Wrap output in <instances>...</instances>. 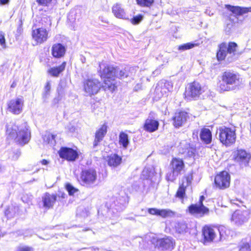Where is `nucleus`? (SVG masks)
I'll use <instances>...</instances> for the list:
<instances>
[{
  "instance_id": "47",
  "label": "nucleus",
  "mask_w": 251,
  "mask_h": 251,
  "mask_svg": "<svg viewBox=\"0 0 251 251\" xmlns=\"http://www.w3.org/2000/svg\"><path fill=\"white\" fill-rule=\"evenodd\" d=\"M16 251H33V249L31 247L23 246L18 247Z\"/></svg>"
},
{
  "instance_id": "61",
  "label": "nucleus",
  "mask_w": 251,
  "mask_h": 251,
  "mask_svg": "<svg viewBox=\"0 0 251 251\" xmlns=\"http://www.w3.org/2000/svg\"><path fill=\"white\" fill-rule=\"evenodd\" d=\"M165 60H165V62H166V63H167V62H168V57H167V56H165ZM164 62H165V61H164Z\"/></svg>"
},
{
  "instance_id": "17",
  "label": "nucleus",
  "mask_w": 251,
  "mask_h": 251,
  "mask_svg": "<svg viewBox=\"0 0 251 251\" xmlns=\"http://www.w3.org/2000/svg\"><path fill=\"white\" fill-rule=\"evenodd\" d=\"M58 154L60 158L69 161H74L78 157L76 151L68 147H61L58 151Z\"/></svg>"
},
{
  "instance_id": "44",
  "label": "nucleus",
  "mask_w": 251,
  "mask_h": 251,
  "mask_svg": "<svg viewBox=\"0 0 251 251\" xmlns=\"http://www.w3.org/2000/svg\"><path fill=\"white\" fill-rule=\"evenodd\" d=\"M0 44L1 46L3 47V48H6L4 33L1 31H0Z\"/></svg>"
},
{
  "instance_id": "38",
  "label": "nucleus",
  "mask_w": 251,
  "mask_h": 251,
  "mask_svg": "<svg viewBox=\"0 0 251 251\" xmlns=\"http://www.w3.org/2000/svg\"><path fill=\"white\" fill-rule=\"evenodd\" d=\"M138 5L142 7H150L154 2V0H136Z\"/></svg>"
},
{
  "instance_id": "46",
  "label": "nucleus",
  "mask_w": 251,
  "mask_h": 251,
  "mask_svg": "<svg viewBox=\"0 0 251 251\" xmlns=\"http://www.w3.org/2000/svg\"><path fill=\"white\" fill-rule=\"evenodd\" d=\"M52 0H36V2L38 4L43 6H47Z\"/></svg>"
},
{
  "instance_id": "33",
  "label": "nucleus",
  "mask_w": 251,
  "mask_h": 251,
  "mask_svg": "<svg viewBox=\"0 0 251 251\" xmlns=\"http://www.w3.org/2000/svg\"><path fill=\"white\" fill-rule=\"evenodd\" d=\"M55 137L56 135L47 132L43 136V138L44 142L50 144L51 146H54L55 144Z\"/></svg>"
},
{
  "instance_id": "48",
  "label": "nucleus",
  "mask_w": 251,
  "mask_h": 251,
  "mask_svg": "<svg viewBox=\"0 0 251 251\" xmlns=\"http://www.w3.org/2000/svg\"><path fill=\"white\" fill-rule=\"evenodd\" d=\"M11 210H12V208H9L7 212H9V213H11V216H15L16 214H18V207H14V211L11 212Z\"/></svg>"
},
{
  "instance_id": "6",
  "label": "nucleus",
  "mask_w": 251,
  "mask_h": 251,
  "mask_svg": "<svg viewBox=\"0 0 251 251\" xmlns=\"http://www.w3.org/2000/svg\"><path fill=\"white\" fill-rule=\"evenodd\" d=\"M223 227L205 226L202 229V234L205 242H218L222 240L223 236L222 231Z\"/></svg>"
},
{
  "instance_id": "21",
  "label": "nucleus",
  "mask_w": 251,
  "mask_h": 251,
  "mask_svg": "<svg viewBox=\"0 0 251 251\" xmlns=\"http://www.w3.org/2000/svg\"><path fill=\"white\" fill-rule=\"evenodd\" d=\"M188 118V113L183 111L175 113L173 117L174 125L176 127L182 126L186 122Z\"/></svg>"
},
{
  "instance_id": "32",
  "label": "nucleus",
  "mask_w": 251,
  "mask_h": 251,
  "mask_svg": "<svg viewBox=\"0 0 251 251\" xmlns=\"http://www.w3.org/2000/svg\"><path fill=\"white\" fill-rule=\"evenodd\" d=\"M196 149L191 147L190 144H186L185 148L182 149L181 153L185 157H191L195 154Z\"/></svg>"
},
{
  "instance_id": "54",
  "label": "nucleus",
  "mask_w": 251,
  "mask_h": 251,
  "mask_svg": "<svg viewBox=\"0 0 251 251\" xmlns=\"http://www.w3.org/2000/svg\"><path fill=\"white\" fill-rule=\"evenodd\" d=\"M9 0H0L1 4H5L9 2Z\"/></svg>"
},
{
  "instance_id": "53",
  "label": "nucleus",
  "mask_w": 251,
  "mask_h": 251,
  "mask_svg": "<svg viewBox=\"0 0 251 251\" xmlns=\"http://www.w3.org/2000/svg\"><path fill=\"white\" fill-rule=\"evenodd\" d=\"M191 179H192V176H188L186 177V180L187 181V185H189L191 183Z\"/></svg>"
},
{
  "instance_id": "22",
  "label": "nucleus",
  "mask_w": 251,
  "mask_h": 251,
  "mask_svg": "<svg viewBox=\"0 0 251 251\" xmlns=\"http://www.w3.org/2000/svg\"><path fill=\"white\" fill-rule=\"evenodd\" d=\"M56 198L55 194H50L49 193L44 194L42 197L43 207L46 209L52 208L56 201Z\"/></svg>"
},
{
  "instance_id": "14",
  "label": "nucleus",
  "mask_w": 251,
  "mask_h": 251,
  "mask_svg": "<svg viewBox=\"0 0 251 251\" xmlns=\"http://www.w3.org/2000/svg\"><path fill=\"white\" fill-rule=\"evenodd\" d=\"M226 7L232 13L229 16V20L233 21V22H237L238 20V16L251 12V7H244L238 6H234L230 5H226Z\"/></svg>"
},
{
  "instance_id": "13",
  "label": "nucleus",
  "mask_w": 251,
  "mask_h": 251,
  "mask_svg": "<svg viewBox=\"0 0 251 251\" xmlns=\"http://www.w3.org/2000/svg\"><path fill=\"white\" fill-rule=\"evenodd\" d=\"M230 176L226 171H223L218 174L215 177L214 184L217 188L225 189L230 185Z\"/></svg>"
},
{
  "instance_id": "3",
  "label": "nucleus",
  "mask_w": 251,
  "mask_h": 251,
  "mask_svg": "<svg viewBox=\"0 0 251 251\" xmlns=\"http://www.w3.org/2000/svg\"><path fill=\"white\" fill-rule=\"evenodd\" d=\"M237 44L233 42H223L218 46L217 58L218 61L226 60L230 63L236 60L239 54L237 52Z\"/></svg>"
},
{
  "instance_id": "23",
  "label": "nucleus",
  "mask_w": 251,
  "mask_h": 251,
  "mask_svg": "<svg viewBox=\"0 0 251 251\" xmlns=\"http://www.w3.org/2000/svg\"><path fill=\"white\" fill-rule=\"evenodd\" d=\"M66 51V48L65 46L60 43L53 44L51 49L52 55L56 58H61L64 57Z\"/></svg>"
},
{
  "instance_id": "5",
  "label": "nucleus",
  "mask_w": 251,
  "mask_h": 251,
  "mask_svg": "<svg viewBox=\"0 0 251 251\" xmlns=\"http://www.w3.org/2000/svg\"><path fill=\"white\" fill-rule=\"evenodd\" d=\"M216 136L223 145L229 147L236 141V129L234 127L231 128L226 126H220L217 130Z\"/></svg>"
},
{
  "instance_id": "30",
  "label": "nucleus",
  "mask_w": 251,
  "mask_h": 251,
  "mask_svg": "<svg viewBox=\"0 0 251 251\" xmlns=\"http://www.w3.org/2000/svg\"><path fill=\"white\" fill-rule=\"evenodd\" d=\"M122 162V158L116 154L108 156L107 162L110 167H117Z\"/></svg>"
},
{
  "instance_id": "19",
  "label": "nucleus",
  "mask_w": 251,
  "mask_h": 251,
  "mask_svg": "<svg viewBox=\"0 0 251 251\" xmlns=\"http://www.w3.org/2000/svg\"><path fill=\"white\" fill-rule=\"evenodd\" d=\"M249 213L247 210H236L232 215L231 221L237 225H241L248 221Z\"/></svg>"
},
{
  "instance_id": "20",
  "label": "nucleus",
  "mask_w": 251,
  "mask_h": 251,
  "mask_svg": "<svg viewBox=\"0 0 251 251\" xmlns=\"http://www.w3.org/2000/svg\"><path fill=\"white\" fill-rule=\"evenodd\" d=\"M155 114L153 112H150L149 118L146 120L144 128V129L148 132H152L156 131L159 126V122L154 120Z\"/></svg>"
},
{
  "instance_id": "60",
  "label": "nucleus",
  "mask_w": 251,
  "mask_h": 251,
  "mask_svg": "<svg viewBox=\"0 0 251 251\" xmlns=\"http://www.w3.org/2000/svg\"><path fill=\"white\" fill-rule=\"evenodd\" d=\"M73 13V11H72L69 14V15L68 16V18H69V19H70V18L71 16H73V15H72Z\"/></svg>"
},
{
  "instance_id": "18",
  "label": "nucleus",
  "mask_w": 251,
  "mask_h": 251,
  "mask_svg": "<svg viewBox=\"0 0 251 251\" xmlns=\"http://www.w3.org/2000/svg\"><path fill=\"white\" fill-rule=\"evenodd\" d=\"M32 38L36 44H42L48 38V31L43 27L32 30Z\"/></svg>"
},
{
  "instance_id": "10",
  "label": "nucleus",
  "mask_w": 251,
  "mask_h": 251,
  "mask_svg": "<svg viewBox=\"0 0 251 251\" xmlns=\"http://www.w3.org/2000/svg\"><path fill=\"white\" fill-rule=\"evenodd\" d=\"M203 88L198 82L190 83L186 89V97L189 99H197L204 92Z\"/></svg>"
},
{
  "instance_id": "37",
  "label": "nucleus",
  "mask_w": 251,
  "mask_h": 251,
  "mask_svg": "<svg viewBox=\"0 0 251 251\" xmlns=\"http://www.w3.org/2000/svg\"><path fill=\"white\" fill-rule=\"evenodd\" d=\"M41 23L43 28L47 29L48 27H50L51 25V19L49 17L44 16L41 20Z\"/></svg>"
},
{
  "instance_id": "11",
  "label": "nucleus",
  "mask_w": 251,
  "mask_h": 251,
  "mask_svg": "<svg viewBox=\"0 0 251 251\" xmlns=\"http://www.w3.org/2000/svg\"><path fill=\"white\" fill-rule=\"evenodd\" d=\"M103 85L97 79H88L84 83V90L88 95L92 96L98 93Z\"/></svg>"
},
{
  "instance_id": "43",
  "label": "nucleus",
  "mask_w": 251,
  "mask_h": 251,
  "mask_svg": "<svg viewBox=\"0 0 251 251\" xmlns=\"http://www.w3.org/2000/svg\"><path fill=\"white\" fill-rule=\"evenodd\" d=\"M151 171L148 168H145L142 171V176L143 179H147L150 176Z\"/></svg>"
},
{
  "instance_id": "51",
  "label": "nucleus",
  "mask_w": 251,
  "mask_h": 251,
  "mask_svg": "<svg viewBox=\"0 0 251 251\" xmlns=\"http://www.w3.org/2000/svg\"><path fill=\"white\" fill-rule=\"evenodd\" d=\"M99 20L103 23L108 24V22L107 19L103 16H100Z\"/></svg>"
},
{
  "instance_id": "42",
  "label": "nucleus",
  "mask_w": 251,
  "mask_h": 251,
  "mask_svg": "<svg viewBox=\"0 0 251 251\" xmlns=\"http://www.w3.org/2000/svg\"><path fill=\"white\" fill-rule=\"evenodd\" d=\"M142 20L143 16L141 15H138L133 17V18L130 20V21L132 24L137 25L139 24Z\"/></svg>"
},
{
  "instance_id": "31",
  "label": "nucleus",
  "mask_w": 251,
  "mask_h": 251,
  "mask_svg": "<svg viewBox=\"0 0 251 251\" xmlns=\"http://www.w3.org/2000/svg\"><path fill=\"white\" fill-rule=\"evenodd\" d=\"M119 142L120 145H122L124 149H126L129 143L128 135L124 132H120Z\"/></svg>"
},
{
  "instance_id": "56",
  "label": "nucleus",
  "mask_w": 251,
  "mask_h": 251,
  "mask_svg": "<svg viewBox=\"0 0 251 251\" xmlns=\"http://www.w3.org/2000/svg\"><path fill=\"white\" fill-rule=\"evenodd\" d=\"M236 201H238L239 203H241V201H238L237 200H232V203H233V204H235L238 205L239 204L238 203H237Z\"/></svg>"
},
{
  "instance_id": "28",
  "label": "nucleus",
  "mask_w": 251,
  "mask_h": 251,
  "mask_svg": "<svg viewBox=\"0 0 251 251\" xmlns=\"http://www.w3.org/2000/svg\"><path fill=\"white\" fill-rule=\"evenodd\" d=\"M112 12L118 18L126 19V14L121 4L116 3L112 7Z\"/></svg>"
},
{
  "instance_id": "2",
  "label": "nucleus",
  "mask_w": 251,
  "mask_h": 251,
  "mask_svg": "<svg viewBox=\"0 0 251 251\" xmlns=\"http://www.w3.org/2000/svg\"><path fill=\"white\" fill-rule=\"evenodd\" d=\"M6 133L10 138L14 139L21 145L27 144L30 139V132L26 123L19 126L13 121L7 124Z\"/></svg>"
},
{
  "instance_id": "4",
  "label": "nucleus",
  "mask_w": 251,
  "mask_h": 251,
  "mask_svg": "<svg viewBox=\"0 0 251 251\" xmlns=\"http://www.w3.org/2000/svg\"><path fill=\"white\" fill-rule=\"evenodd\" d=\"M222 82L219 85L221 91H232L238 88L242 83V78L239 75L230 71L223 73Z\"/></svg>"
},
{
  "instance_id": "52",
  "label": "nucleus",
  "mask_w": 251,
  "mask_h": 251,
  "mask_svg": "<svg viewBox=\"0 0 251 251\" xmlns=\"http://www.w3.org/2000/svg\"><path fill=\"white\" fill-rule=\"evenodd\" d=\"M160 72H161V70H160V68H157V69H156L154 71H153L152 72V75L153 76H156L158 75H159L160 73Z\"/></svg>"
},
{
  "instance_id": "15",
  "label": "nucleus",
  "mask_w": 251,
  "mask_h": 251,
  "mask_svg": "<svg viewBox=\"0 0 251 251\" xmlns=\"http://www.w3.org/2000/svg\"><path fill=\"white\" fill-rule=\"evenodd\" d=\"M233 158L235 162L241 166H247L251 158V154L243 149H237L233 153Z\"/></svg>"
},
{
  "instance_id": "41",
  "label": "nucleus",
  "mask_w": 251,
  "mask_h": 251,
  "mask_svg": "<svg viewBox=\"0 0 251 251\" xmlns=\"http://www.w3.org/2000/svg\"><path fill=\"white\" fill-rule=\"evenodd\" d=\"M185 194V190L183 185H182V186H180L178 188L176 194V197H178L180 199H182L184 197Z\"/></svg>"
},
{
  "instance_id": "24",
  "label": "nucleus",
  "mask_w": 251,
  "mask_h": 251,
  "mask_svg": "<svg viewBox=\"0 0 251 251\" xmlns=\"http://www.w3.org/2000/svg\"><path fill=\"white\" fill-rule=\"evenodd\" d=\"M107 126L104 124L98 129L95 133V138L93 142V147H97L99 143L102 141L104 137L107 132Z\"/></svg>"
},
{
  "instance_id": "58",
  "label": "nucleus",
  "mask_w": 251,
  "mask_h": 251,
  "mask_svg": "<svg viewBox=\"0 0 251 251\" xmlns=\"http://www.w3.org/2000/svg\"><path fill=\"white\" fill-rule=\"evenodd\" d=\"M16 86V83L15 82H13L11 85V87L14 88Z\"/></svg>"
},
{
  "instance_id": "35",
  "label": "nucleus",
  "mask_w": 251,
  "mask_h": 251,
  "mask_svg": "<svg viewBox=\"0 0 251 251\" xmlns=\"http://www.w3.org/2000/svg\"><path fill=\"white\" fill-rule=\"evenodd\" d=\"M51 88L50 83L47 82L44 88V92L43 94L42 98L44 102H46L49 98L50 94V90Z\"/></svg>"
},
{
  "instance_id": "49",
  "label": "nucleus",
  "mask_w": 251,
  "mask_h": 251,
  "mask_svg": "<svg viewBox=\"0 0 251 251\" xmlns=\"http://www.w3.org/2000/svg\"><path fill=\"white\" fill-rule=\"evenodd\" d=\"M58 91H59V89H58ZM62 94V93H60L59 91H58V97L57 98H55L53 100V103L55 104L57 103L61 100V98L60 97V96Z\"/></svg>"
},
{
  "instance_id": "12",
  "label": "nucleus",
  "mask_w": 251,
  "mask_h": 251,
  "mask_svg": "<svg viewBox=\"0 0 251 251\" xmlns=\"http://www.w3.org/2000/svg\"><path fill=\"white\" fill-rule=\"evenodd\" d=\"M204 199L203 196L200 197L199 204H191L188 207L189 212L192 215L198 217H202L209 212V209L204 206L203 204V201Z\"/></svg>"
},
{
  "instance_id": "27",
  "label": "nucleus",
  "mask_w": 251,
  "mask_h": 251,
  "mask_svg": "<svg viewBox=\"0 0 251 251\" xmlns=\"http://www.w3.org/2000/svg\"><path fill=\"white\" fill-rule=\"evenodd\" d=\"M200 136L201 140L206 144H209L212 141L211 132L208 128H203L201 129Z\"/></svg>"
},
{
  "instance_id": "26",
  "label": "nucleus",
  "mask_w": 251,
  "mask_h": 251,
  "mask_svg": "<svg viewBox=\"0 0 251 251\" xmlns=\"http://www.w3.org/2000/svg\"><path fill=\"white\" fill-rule=\"evenodd\" d=\"M148 212L151 215H156L163 218L170 216L173 214V212L169 209H158L157 208H149Z\"/></svg>"
},
{
  "instance_id": "50",
  "label": "nucleus",
  "mask_w": 251,
  "mask_h": 251,
  "mask_svg": "<svg viewBox=\"0 0 251 251\" xmlns=\"http://www.w3.org/2000/svg\"><path fill=\"white\" fill-rule=\"evenodd\" d=\"M22 201H23V202L29 204V203L31 202V201L32 199V197L31 196H30V197L28 198V200H26V196L24 195L22 198Z\"/></svg>"
},
{
  "instance_id": "8",
  "label": "nucleus",
  "mask_w": 251,
  "mask_h": 251,
  "mask_svg": "<svg viewBox=\"0 0 251 251\" xmlns=\"http://www.w3.org/2000/svg\"><path fill=\"white\" fill-rule=\"evenodd\" d=\"M172 171L167 173L166 179L168 181H173L180 174L184 168L183 161L179 158H173L171 162Z\"/></svg>"
},
{
  "instance_id": "36",
  "label": "nucleus",
  "mask_w": 251,
  "mask_h": 251,
  "mask_svg": "<svg viewBox=\"0 0 251 251\" xmlns=\"http://www.w3.org/2000/svg\"><path fill=\"white\" fill-rule=\"evenodd\" d=\"M199 45V43H187L179 46L178 49V50L184 51L191 49L195 47L198 46Z\"/></svg>"
},
{
  "instance_id": "7",
  "label": "nucleus",
  "mask_w": 251,
  "mask_h": 251,
  "mask_svg": "<svg viewBox=\"0 0 251 251\" xmlns=\"http://www.w3.org/2000/svg\"><path fill=\"white\" fill-rule=\"evenodd\" d=\"M80 183L82 186L88 188L96 186L98 183L96 171L92 168L83 170L80 174Z\"/></svg>"
},
{
  "instance_id": "1",
  "label": "nucleus",
  "mask_w": 251,
  "mask_h": 251,
  "mask_svg": "<svg viewBox=\"0 0 251 251\" xmlns=\"http://www.w3.org/2000/svg\"><path fill=\"white\" fill-rule=\"evenodd\" d=\"M99 66L100 76L104 78L103 89L105 91H109L111 92H114L117 88L115 83V77L122 79L127 77H132L135 73L134 68L129 66H126L121 69L105 63H100Z\"/></svg>"
},
{
  "instance_id": "45",
  "label": "nucleus",
  "mask_w": 251,
  "mask_h": 251,
  "mask_svg": "<svg viewBox=\"0 0 251 251\" xmlns=\"http://www.w3.org/2000/svg\"><path fill=\"white\" fill-rule=\"evenodd\" d=\"M233 26V24L232 22L231 23H227L226 24V25L225 27V32L227 34H229L231 32V29Z\"/></svg>"
},
{
  "instance_id": "25",
  "label": "nucleus",
  "mask_w": 251,
  "mask_h": 251,
  "mask_svg": "<svg viewBox=\"0 0 251 251\" xmlns=\"http://www.w3.org/2000/svg\"><path fill=\"white\" fill-rule=\"evenodd\" d=\"M170 86V82L166 80H161L159 81L155 89V93L158 95V98H160L163 95L169 91V89L166 88H169L168 86Z\"/></svg>"
},
{
  "instance_id": "29",
  "label": "nucleus",
  "mask_w": 251,
  "mask_h": 251,
  "mask_svg": "<svg viewBox=\"0 0 251 251\" xmlns=\"http://www.w3.org/2000/svg\"><path fill=\"white\" fill-rule=\"evenodd\" d=\"M66 66V62L64 61L59 66L50 68L48 72L52 76L58 77L59 74L64 71Z\"/></svg>"
},
{
  "instance_id": "9",
  "label": "nucleus",
  "mask_w": 251,
  "mask_h": 251,
  "mask_svg": "<svg viewBox=\"0 0 251 251\" xmlns=\"http://www.w3.org/2000/svg\"><path fill=\"white\" fill-rule=\"evenodd\" d=\"M151 242L155 247H157L163 251H171L175 246V240L170 237L160 239L154 238Z\"/></svg>"
},
{
  "instance_id": "57",
  "label": "nucleus",
  "mask_w": 251,
  "mask_h": 251,
  "mask_svg": "<svg viewBox=\"0 0 251 251\" xmlns=\"http://www.w3.org/2000/svg\"><path fill=\"white\" fill-rule=\"evenodd\" d=\"M206 13L209 16H211V15H213V13H211L210 12V11L208 10H206Z\"/></svg>"
},
{
  "instance_id": "39",
  "label": "nucleus",
  "mask_w": 251,
  "mask_h": 251,
  "mask_svg": "<svg viewBox=\"0 0 251 251\" xmlns=\"http://www.w3.org/2000/svg\"><path fill=\"white\" fill-rule=\"evenodd\" d=\"M239 251H251L249 243L242 240L239 246Z\"/></svg>"
},
{
  "instance_id": "40",
  "label": "nucleus",
  "mask_w": 251,
  "mask_h": 251,
  "mask_svg": "<svg viewBox=\"0 0 251 251\" xmlns=\"http://www.w3.org/2000/svg\"><path fill=\"white\" fill-rule=\"evenodd\" d=\"M66 189L70 195H73L75 192L78 191V189L75 188L70 183L66 185Z\"/></svg>"
},
{
  "instance_id": "59",
  "label": "nucleus",
  "mask_w": 251,
  "mask_h": 251,
  "mask_svg": "<svg viewBox=\"0 0 251 251\" xmlns=\"http://www.w3.org/2000/svg\"><path fill=\"white\" fill-rule=\"evenodd\" d=\"M81 61H82V62L83 63H84L85 62L86 59H85V57H83V58H82L81 59Z\"/></svg>"
},
{
  "instance_id": "34",
  "label": "nucleus",
  "mask_w": 251,
  "mask_h": 251,
  "mask_svg": "<svg viewBox=\"0 0 251 251\" xmlns=\"http://www.w3.org/2000/svg\"><path fill=\"white\" fill-rule=\"evenodd\" d=\"M187 227V225L184 222H178L175 225L176 231L179 233L185 232Z\"/></svg>"
},
{
  "instance_id": "16",
  "label": "nucleus",
  "mask_w": 251,
  "mask_h": 251,
  "mask_svg": "<svg viewBox=\"0 0 251 251\" xmlns=\"http://www.w3.org/2000/svg\"><path fill=\"white\" fill-rule=\"evenodd\" d=\"M24 103V100L22 97L12 99L7 103V109L14 114H20L23 111Z\"/></svg>"
},
{
  "instance_id": "55",
  "label": "nucleus",
  "mask_w": 251,
  "mask_h": 251,
  "mask_svg": "<svg viewBox=\"0 0 251 251\" xmlns=\"http://www.w3.org/2000/svg\"><path fill=\"white\" fill-rule=\"evenodd\" d=\"M41 163L43 165H47L49 163V162L47 160H46V159H43L41 161Z\"/></svg>"
}]
</instances>
